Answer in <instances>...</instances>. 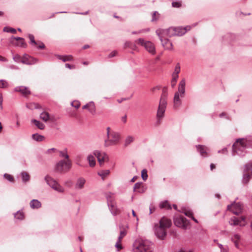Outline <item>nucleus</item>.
<instances>
[{
	"label": "nucleus",
	"instance_id": "61",
	"mask_svg": "<svg viewBox=\"0 0 252 252\" xmlns=\"http://www.w3.org/2000/svg\"><path fill=\"white\" fill-rule=\"evenodd\" d=\"M176 82H177V81L176 80H171V86L172 88H174V87L176 86Z\"/></svg>",
	"mask_w": 252,
	"mask_h": 252
},
{
	"label": "nucleus",
	"instance_id": "13",
	"mask_svg": "<svg viewBox=\"0 0 252 252\" xmlns=\"http://www.w3.org/2000/svg\"><path fill=\"white\" fill-rule=\"evenodd\" d=\"M157 34H162L166 37H172L176 36L177 34L174 32L173 27H170L166 29H158L156 32Z\"/></svg>",
	"mask_w": 252,
	"mask_h": 252
},
{
	"label": "nucleus",
	"instance_id": "43",
	"mask_svg": "<svg viewBox=\"0 0 252 252\" xmlns=\"http://www.w3.org/2000/svg\"><path fill=\"white\" fill-rule=\"evenodd\" d=\"M3 176L4 178L7 180L8 181L10 182H14V179L11 175L5 173L4 174Z\"/></svg>",
	"mask_w": 252,
	"mask_h": 252
},
{
	"label": "nucleus",
	"instance_id": "22",
	"mask_svg": "<svg viewBox=\"0 0 252 252\" xmlns=\"http://www.w3.org/2000/svg\"><path fill=\"white\" fill-rule=\"evenodd\" d=\"M145 189L144 188L142 183H136L133 187V191L139 193H143Z\"/></svg>",
	"mask_w": 252,
	"mask_h": 252
},
{
	"label": "nucleus",
	"instance_id": "44",
	"mask_svg": "<svg viewBox=\"0 0 252 252\" xmlns=\"http://www.w3.org/2000/svg\"><path fill=\"white\" fill-rule=\"evenodd\" d=\"M180 72V66L179 63H177L175 67L174 71L173 74L175 75H178Z\"/></svg>",
	"mask_w": 252,
	"mask_h": 252
},
{
	"label": "nucleus",
	"instance_id": "17",
	"mask_svg": "<svg viewBox=\"0 0 252 252\" xmlns=\"http://www.w3.org/2000/svg\"><path fill=\"white\" fill-rule=\"evenodd\" d=\"M37 62L38 60L36 59L32 58L31 57H27V55H25L23 57V59L21 61V62L22 63L28 65L35 64L37 63Z\"/></svg>",
	"mask_w": 252,
	"mask_h": 252
},
{
	"label": "nucleus",
	"instance_id": "39",
	"mask_svg": "<svg viewBox=\"0 0 252 252\" xmlns=\"http://www.w3.org/2000/svg\"><path fill=\"white\" fill-rule=\"evenodd\" d=\"M3 31L4 32H11L13 33H15L16 32V31L15 29L7 27H4L3 29Z\"/></svg>",
	"mask_w": 252,
	"mask_h": 252
},
{
	"label": "nucleus",
	"instance_id": "1",
	"mask_svg": "<svg viewBox=\"0 0 252 252\" xmlns=\"http://www.w3.org/2000/svg\"><path fill=\"white\" fill-rule=\"evenodd\" d=\"M172 224L171 220L165 217H162L158 224L155 225V233L159 239L163 240L167 235V230Z\"/></svg>",
	"mask_w": 252,
	"mask_h": 252
},
{
	"label": "nucleus",
	"instance_id": "31",
	"mask_svg": "<svg viewBox=\"0 0 252 252\" xmlns=\"http://www.w3.org/2000/svg\"><path fill=\"white\" fill-rule=\"evenodd\" d=\"M87 159L91 167H94L95 165V160L94 156L90 155L87 157Z\"/></svg>",
	"mask_w": 252,
	"mask_h": 252
},
{
	"label": "nucleus",
	"instance_id": "53",
	"mask_svg": "<svg viewBox=\"0 0 252 252\" xmlns=\"http://www.w3.org/2000/svg\"><path fill=\"white\" fill-rule=\"evenodd\" d=\"M2 102H3L2 96V94H0V110H2L3 109Z\"/></svg>",
	"mask_w": 252,
	"mask_h": 252
},
{
	"label": "nucleus",
	"instance_id": "51",
	"mask_svg": "<svg viewBox=\"0 0 252 252\" xmlns=\"http://www.w3.org/2000/svg\"><path fill=\"white\" fill-rule=\"evenodd\" d=\"M172 4L174 7H180L181 6V3L180 2H173Z\"/></svg>",
	"mask_w": 252,
	"mask_h": 252
},
{
	"label": "nucleus",
	"instance_id": "30",
	"mask_svg": "<svg viewBox=\"0 0 252 252\" xmlns=\"http://www.w3.org/2000/svg\"><path fill=\"white\" fill-rule=\"evenodd\" d=\"M32 122L41 130L44 129L45 128V125L39 121L33 119L32 120Z\"/></svg>",
	"mask_w": 252,
	"mask_h": 252
},
{
	"label": "nucleus",
	"instance_id": "41",
	"mask_svg": "<svg viewBox=\"0 0 252 252\" xmlns=\"http://www.w3.org/2000/svg\"><path fill=\"white\" fill-rule=\"evenodd\" d=\"M141 178L144 181H146L148 178L147 171L146 169H143L141 171Z\"/></svg>",
	"mask_w": 252,
	"mask_h": 252
},
{
	"label": "nucleus",
	"instance_id": "28",
	"mask_svg": "<svg viewBox=\"0 0 252 252\" xmlns=\"http://www.w3.org/2000/svg\"><path fill=\"white\" fill-rule=\"evenodd\" d=\"M88 111L90 113L93 115L95 114L96 112V108L94 103L93 101H91L89 102V106L88 108Z\"/></svg>",
	"mask_w": 252,
	"mask_h": 252
},
{
	"label": "nucleus",
	"instance_id": "27",
	"mask_svg": "<svg viewBox=\"0 0 252 252\" xmlns=\"http://www.w3.org/2000/svg\"><path fill=\"white\" fill-rule=\"evenodd\" d=\"M32 138L33 140L37 142H41L45 140V137L43 135L39 134L38 133H34L32 134Z\"/></svg>",
	"mask_w": 252,
	"mask_h": 252
},
{
	"label": "nucleus",
	"instance_id": "57",
	"mask_svg": "<svg viewBox=\"0 0 252 252\" xmlns=\"http://www.w3.org/2000/svg\"><path fill=\"white\" fill-rule=\"evenodd\" d=\"M106 130H107V133H106L107 136H108V135L111 134L112 132H114V131H111L110 130V127H107L106 128Z\"/></svg>",
	"mask_w": 252,
	"mask_h": 252
},
{
	"label": "nucleus",
	"instance_id": "40",
	"mask_svg": "<svg viewBox=\"0 0 252 252\" xmlns=\"http://www.w3.org/2000/svg\"><path fill=\"white\" fill-rule=\"evenodd\" d=\"M124 46H125V48H130L132 49L133 50L135 49L136 48V47L135 45L132 46V44H131V42L128 41H126L125 42Z\"/></svg>",
	"mask_w": 252,
	"mask_h": 252
},
{
	"label": "nucleus",
	"instance_id": "12",
	"mask_svg": "<svg viewBox=\"0 0 252 252\" xmlns=\"http://www.w3.org/2000/svg\"><path fill=\"white\" fill-rule=\"evenodd\" d=\"M158 36L162 46L164 48V49L169 50H173V46L171 42V41L167 38H166V36L163 35L162 34H157Z\"/></svg>",
	"mask_w": 252,
	"mask_h": 252
},
{
	"label": "nucleus",
	"instance_id": "25",
	"mask_svg": "<svg viewBox=\"0 0 252 252\" xmlns=\"http://www.w3.org/2000/svg\"><path fill=\"white\" fill-rule=\"evenodd\" d=\"M55 56L57 59L62 60L63 62L71 61L73 60V57L71 55H66L63 56L60 55H55Z\"/></svg>",
	"mask_w": 252,
	"mask_h": 252
},
{
	"label": "nucleus",
	"instance_id": "38",
	"mask_svg": "<svg viewBox=\"0 0 252 252\" xmlns=\"http://www.w3.org/2000/svg\"><path fill=\"white\" fill-rule=\"evenodd\" d=\"M8 86V82L5 80H0V88H6Z\"/></svg>",
	"mask_w": 252,
	"mask_h": 252
},
{
	"label": "nucleus",
	"instance_id": "16",
	"mask_svg": "<svg viewBox=\"0 0 252 252\" xmlns=\"http://www.w3.org/2000/svg\"><path fill=\"white\" fill-rule=\"evenodd\" d=\"M245 220V218L244 217H242L240 219L233 217L230 219L229 223L231 225H239L240 226H244L245 225V223H242V221H244Z\"/></svg>",
	"mask_w": 252,
	"mask_h": 252
},
{
	"label": "nucleus",
	"instance_id": "34",
	"mask_svg": "<svg viewBox=\"0 0 252 252\" xmlns=\"http://www.w3.org/2000/svg\"><path fill=\"white\" fill-rule=\"evenodd\" d=\"M21 175L23 182H27L29 181L30 175L27 172H22Z\"/></svg>",
	"mask_w": 252,
	"mask_h": 252
},
{
	"label": "nucleus",
	"instance_id": "6",
	"mask_svg": "<svg viewBox=\"0 0 252 252\" xmlns=\"http://www.w3.org/2000/svg\"><path fill=\"white\" fill-rule=\"evenodd\" d=\"M167 101L164 96H161L157 114V123L159 124L161 120L163 118L166 110Z\"/></svg>",
	"mask_w": 252,
	"mask_h": 252
},
{
	"label": "nucleus",
	"instance_id": "63",
	"mask_svg": "<svg viewBox=\"0 0 252 252\" xmlns=\"http://www.w3.org/2000/svg\"><path fill=\"white\" fill-rule=\"evenodd\" d=\"M178 77H179L178 75H175V74H172V80L177 81Z\"/></svg>",
	"mask_w": 252,
	"mask_h": 252
},
{
	"label": "nucleus",
	"instance_id": "20",
	"mask_svg": "<svg viewBox=\"0 0 252 252\" xmlns=\"http://www.w3.org/2000/svg\"><path fill=\"white\" fill-rule=\"evenodd\" d=\"M94 155L97 158L99 163L101 164L104 162V158L106 157L108 158V155L105 153H101L99 151L95 150L94 152Z\"/></svg>",
	"mask_w": 252,
	"mask_h": 252
},
{
	"label": "nucleus",
	"instance_id": "15",
	"mask_svg": "<svg viewBox=\"0 0 252 252\" xmlns=\"http://www.w3.org/2000/svg\"><path fill=\"white\" fill-rule=\"evenodd\" d=\"M191 28L190 26H187L185 28L182 27H173L174 32L177 34L176 36H182L185 34L187 31H189Z\"/></svg>",
	"mask_w": 252,
	"mask_h": 252
},
{
	"label": "nucleus",
	"instance_id": "36",
	"mask_svg": "<svg viewBox=\"0 0 252 252\" xmlns=\"http://www.w3.org/2000/svg\"><path fill=\"white\" fill-rule=\"evenodd\" d=\"M133 140H134L133 137H132L131 136H127L125 140V146H128L129 144H130L131 143H132L133 141Z\"/></svg>",
	"mask_w": 252,
	"mask_h": 252
},
{
	"label": "nucleus",
	"instance_id": "9",
	"mask_svg": "<svg viewBox=\"0 0 252 252\" xmlns=\"http://www.w3.org/2000/svg\"><path fill=\"white\" fill-rule=\"evenodd\" d=\"M252 175V161L250 162L245 165L243 176L242 178V183L247 184Z\"/></svg>",
	"mask_w": 252,
	"mask_h": 252
},
{
	"label": "nucleus",
	"instance_id": "48",
	"mask_svg": "<svg viewBox=\"0 0 252 252\" xmlns=\"http://www.w3.org/2000/svg\"><path fill=\"white\" fill-rule=\"evenodd\" d=\"M149 31V30L148 29H143V30H139L137 32H132V34H140L142 32H148Z\"/></svg>",
	"mask_w": 252,
	"mask_h": 252
},
{
	"label": "nucleus",
	"instance_id": "58",
	"mask_svg": "<svg viewBox=\"0 0 252 252\" xmlns=\"http://www.w3.org/2000/svg\"><path fill=\"white\" fill-rule=\"evenodd\" d=\"M157 13V12H156V11L154 12L153 13V15H152L153 17H152V22L157 21V19L156 18V15Z\"/></svg>",
	"mask_w": 252,
	"mask_h": 252
},
{
	"label": "nucleus",
	"instance_id": "56",
	"mask_svg": "<svg viewBox=\"0 0 252 252\" xmlns=\"http://www.w3.org/2000/svg\"><path fill=\"white\" fill-rule=\"evenodd\" d=\"M65 66L66 67H67V68H69L70 69H74L75 68V65H70V64H69L68 63H66L65 64Z\"/></svg>",
	"mask_w": 252,
	"mask_h": 252
},
{
	"label": "nucleus",
	"instance_id": "62",
	"mask_svg": "<svg viewBox=\"0 0 252 252\" xmlns=\"http://www.w3.org/2000/svg\"><path fill=\"white\" fill-rule=\"evenodd\" d=\"M38 49H42L45 48V45L43 43L41 42L39 45L38 46Z\"/></svg>",
	"mask_w": 252,
	"mask_h": 252
},
{
	"label": "nucleus",
	"instance_id": "35",
	"mask_svg": "<svg viewBox=\"0 0 252 252\" xmlns=\"http://www.w3.org/2000/svg\"><path fill=\"white\" fill-rule=\"evenodd\" d=\"M60 156L62 158H65L66 160L69 159V156L67 154V150L65 149L64 151H59Z\"/></svg>",
	"mask_w": 252,
	"mask_h": 252
},
{
	"label": "nucleus",
	"instance_id": "47",
	"mask_svg": "<svg viewBox=\"0 0 252 252\" xmlns=\"http://www.w3.org/2000/svg\"><path fill=\"white\" fill-rule=\"evenodd\" d=\"M17 45L24 48L26 47L27 44L25 42L24 39H23L22 40L20 41V42L17 44Z\"/></svg>",
	"mask_w": 252,
	"mask_h": 252
},
{
	"label": "nucleus",
	"instance_id": "37",
	"mask_svg": "<svg viewBox=\"0 0 252 252\" xmlns=\"http://www.w3.org/2000/svg\"><path fill=\"white\" fill-rule=\"evenodd\" d=\"M110 173V171L109 170H103L98 173V174L101 177V178L104 179L105 177H106Z\"/></svg>",
	"mask_w": 252,
	"mask_h": 252
},
{
	"label": "nucleus",
	"instance_id": "29",
	"mask_svg": "<svg viewBox=\"0 0 252 252\" xmlns=\"http://www.w3.org/2000/svg\"><path fill=\"white\" fill-rule=\"evenodd\" d=\"M40 118L43 121L46 122L50 119V115L48 112L43 111L40 114Z\"/></svg>",
	"mask_w": 252,
	"mask_h": 252
},
{
	"label": "nucleus",
	"instance_id": "60",
	"mask_svg": "<svg viewBox=\"0 0 252 252\" xmlns=\"http://www.w3.org/2000/svg\"><path fill=\"white\" fill-rule=\"evenodd\" d=\"M33 104L35 109H41V106L38 103H34Z\"/></svg>",
	"mask_w": 252,
	"mask_h": 252
},
{
	"label": "nucleus",
	"instance_id": "45",
	"mask_svg": "<svg viewBox=\"0 0 252 252\" xmlns=\"http://www.w3.org/2000/svg\"><path fill=\"white\" fill-rule=\"evenodd\" d=\"M71 105L76 109H78L80 106V103L78 101H74L71 103Z\"/></svg>",
	"mask_w": 252,
	"mask_h": 252
},
{
	"label": "nucleus",
	"instance_id": "46",
	"mask_svg": "<svg viewBox=\"0 0 252 252\" xmlns=\"http://www.w3.org/2000/svg\"><path fill=\"white\" fill-rule=\"evenodd\" d=\"M29 38L31 41V43L33 44L34 45H36L37 43L34 40V36L32 34L29 35Z\"/></svg>",
	"mask_w": 252,
	"mask_h": 252
},
{
	"label": "nucleus",
	"instance_id": "21",
	"mask_svg": "<svg viewBox=\"0 0 252 252\" xmlns=\"http://www.w3.org/2000/svg\"><path fill=\"white\" fill-rule=\"evenodd\" d=\"M108 205L111 213L115 216L118 214V210L117 208V206L114 202L109 201L108 202Z\"/></svg>",
	"mask_w": 252,
	"mask_h": 252
},
{
	"label": "nucleus",
	"instance_id": "32",
	"mask_svg": "<svg viewBox=\"0 0 252 252\" xmlns=\"http://www.w3.org/2000/svg\"><path fill=\"white\" fill-rule=\"evenodd\" d=\"M14 217L16 219L23 220L24 219V213L22 211H18L14 214Z\"/></svg>",
	"mask_w": 252,
	"mask_h": 252
},
{
	"label": "nucleus",
	"instance_id": "14",
	"mask_svg": "<svg viewBox=\"0 0 252 252\" xmlns=\"http://www.w3.org/2000/svg\"><path fill=\"white\" fill-rule=\"evenodd\" d=\"M186 221V219L183 216H177L174 219L175 225L184 229H186L187 227Z\"/></svg>",
	"mask_w": 252,
	"mask_h": 252
},
{
	"label": "nucleus",
	"instance_id": "3",
	"mask_svg": "<svg viewBox=\"0 0 252 252\" xmlns=\"http://www.w3.org/2000/svg\"><path fill=\"white\" fill-rule=\"evenodd\" d=\"M186 80L183 79L179 83L178 92H176L173 99L174 107L179 108L182 104L181 98H183L185 93Z\"/></svg>",
	"mask_w": 252,
	"mask_h": 252
},
{
	"label": "nucleus",
	"instance_id": "24",
	"mask_svg": "<svg viewBox=\"0 0 252 252\" xmlns=\"http://www.w3.org/2000/svg\"><path fill=\"white\" fill-rule=\"evenodd\" d=\"M30 205V207L32 209H38L41 206L40 202L36 199H33L31 200Z\"/></svg>",
	"mask_w": 252,
	"mask_h": 252
},
{
	"label": "nucleus",
	"instance_id": "59",
	"mask_svg": "<svg viewBox=\"0 0 252 252\" xmlns=\"http://www.w3.org/2000/svg\"><path fill=\"white\" fill-rule=\"evenodd\" d=\"M13 59L15 62H18L20 59V57L19 55H16L13 57Z\"/></svg>",
	"mask_w": 252,
	"mask_h": 252
},
{
	"label": "nucleus",
	"instance_id": "55",
	"mask_svg": "<svg viewBox=\"0 0 252 252\" xmlns=\"http://www.w3.org/2000/svg\"><path fill=\"white\" fill-rule=\"evenodd\" d=\"M218 153H222V154H226L227 153V149L226 148H224L222 149L221 150L218 151Z\"/></svg>",
	"mask_w": 252,
	"mask_h": 252
},
{
	"label": "nucleus",
	"instance_id": "10",
	"mask_svg": "<svg viewBox=\"0 0 252 252\" xmlns=\"http://www.w3.org/2000/svg\"><path fill=\"white\" fill-rule=\"evenodd\" d=\"M45 180L47 184L54 190L59 192H63V188L58 182L50 176L47 175L45 177Z\"/></svg>",
	"mask_w": 252,
	"mask_h": 252
},
{
	"label": "nucleus",
	"instance_id": "54",
	"mask_svg": "<svg viewBox=\"0 0 252 252\" xmlns=\"http://www.w3.org/2000/svg\"><path fill=\"white\" fill-rule=\"evenodd\" d=\"M117 53V52L116 51H114L112 52L108 55V58H113V57H115Z\"/></svg>",
	"mask_w": 252,
	"mask_h": 252
},
{
	"label": "nucleus",
	"instance_id": "7",
	"mask_svg": "<svg viewBox=\"0 0 252 252\" xmlns=\"http://www.w3.org/2000/svg\"><path fill=\"white\" fill-rule=\"evenodd\" d=\"M71 165L70 159L61 160L56 164L55 169L57 172L60 173H66L70 170Z\"/></svg>",
	"mask_w": 252,
	"mask_h": 252
},
{
	"label": "nucleus",
	"instance_id": "5",
	"mask_svg": "<svg viewBox=\"0 0 252 252\" xmlns=\"http://www.w3.org/2000/svg\"><path fill=\"white\" fill-rule=\"evenodd\" d=\"M121 140L120 134L116 131L112 132L111 134L107 136L104 140V146L108 147L117 145Z\"/></svg>",
	"mask_w": 252,
	"mask_h": 252
},
{
	"label": "nucleus",
	"instance_id": "52",
	"mask_svg": "<svg viewBox=\"0 0 252 252\" xmlns=\"http://www.w3.org/2000/svg\"><path fill=\"white\" fill-rule=\"evenodd\" d=\"M184 214L186 216L191 218L193 216L192 213L190 211H185Z\"/></svg>",
	"mask_w": 252,
	"mask_h": 252
},
{
	"label": "nucleus",
	"instance_id": "50",
	"mask_svg": "<svg viewBox=\"0 0 252 252\" xmlns=\"http://www.w3.org/2000/svg\"><path fill=\"white\" fill-rule=\"evenodd\" d=\"M121 242H119V241H117L115 244V247L119 250H121L123 248V247L122 245L121 244Z\"/></svg>",
	"mask_w": 252,
	"mask_h": 252
},
{
	"label": "nucleus",
	"instance_id": "19",
	"mask_svg": "<svg viewBox=\"0 0 252 252\" xmlns=\"http://www.w3.org/2000/svg\"><path fill=\"white\" fill-rule=\"evenodd\" d=\"M15 92H20L24 96H27L31 94V91L28 88L25 86H18L14 89Z\"/></svg>",
	"mask_w": 252,
	"mask_h": 252
},
{
	"label": "nucleus",
	"instance_id": "11",
	"mask_svg": "<svg viewBox=\"0 0 252 252\" xmlns=\"http://www.w3.org/2000/svg\"><path fill=\"white\" fill-rule=\"evenodd\" d=\"M227 210L238 215L242 212L243 206L240 202L236 203L234 201L233 203L227 206Z\"/></svg>",
	"mask_w": 252,
	"mask_h": 252
},
{
	"label": "nucleus",
	"instance_id": "26",
	"mask_svg": "<svg viewBox=\"0 0 252 252\" xmlns=\"http://www.w3.org/2000/svg\"><path fill=\"white\" fill-rule=\"evenodd\" d=\"M241 240V236L238 234H235L231 237V241L234 243L236 248H239V242Z\"/></svg>",
	"mask_w": 252,
	"mask_h": 252
},
{
	"label": "nucleus",
	"instance_id": "49",
	"mask_svg": "<svg viewBox=\"0 0 252 252\" xmlns=\"http://www.w3.org/2000/svg\"><path fill=\"white\" fill-rule=\"evenodd\" d=\"M58 150L56 148H52L48 149L46 152V154H50L52 153V152H56Z\"/></svg>",
	"mask_w": 252,
	"mask_h": 252
},
{
	"label": "nucleus",
	"instance_id": "18",
	"mask_svg": "<svg viewBox=\"0 0 252 252\" xmlns=\"http://www.w3.org/2000/svg\"><path fill=\"white\" fill-rule=\"evenodd\" d=\"M196 147L197 151L202 157H206L208 156L209 149L207 147L203 145H198L196 146Z\"/></svg>",
	"mask_w": 252,
	"mask_h": 252
},
{
	"label": "nucleus",
	"instance_id": "33",
	"mask_svg": "<svg viewBox=\"0 0 252 252\" xmlns=\"http://www.w3.org/2000/svg\"><path fill=\"white\" fill-rule=\"evenodd\" d=\"M159 207L161 208H166L167 209H171V206L167 201L161 202L159 204Z\"/></svg>",
	"mask_w": 252,
	"mask_h": 252
},
{
	"label": "nucleus",
	"instance_id": "42",
	"mask_svg": "<svg viewBox=\"0 0 252 252\" xmlns=\"http://www.w3.org/2000/svg\"><path fill=\"white\" fill-rule=\"evenodd\" d=\"M126 231L125 230H122L120 232L119 236L118 237V241L121 242L122 239L126 235Z\"/></svg>",
	"mask_w": 252,
	"mask_h": 252
},
{
	"label": "nucleus",
	"instance_id": "23",
	"mask_svg": "<svg viewBox=\"0 0 252 252\" xmlns=\"http://www.w3.org/2000/svg\"><path fill=\"white\" fill-rule=\"evenodd\" d=\"M86 180L83 178H79L76 183L75 188L77 189H81L84 188Z\"/></svg>",
	"mask_w": 252,
	"mask_h": 252
},
{
	"label": "nucleus",
	"instance_id": "8",
	"mask_svg": "<svg viewBox=\"0 0 252 252\" xmlns=\"http://www.w3.org/2000/svg\"><path fill=\"white\" fill-rule=\"evenodd\" d=\"M135 42L142 46L144 47L145 49L151 54L154 55L156 53V49L154 45L151 42L145 41L144 39L140 38Z\"/></svg>",
	"mask_w": 252,
	"mask_h": 252
},
{
	"label": "nucleus",
	"instance_id": "64",
	"mask_svg": "<svg viewBox=\"0 0 252 252\" xmlns=\"http://www.w3.org/2000/svg\"><path fill=\"white\" fill-rule=\"evenodd\" d=\"M159 87H158V86H156V87H153L151 89V91L152 92H155L156 90H159Z\"/></svg>",
	"mask_w": 252,
	"mask_h": 252
},
{
	"label": "nucleus",
	"instance_id": "4",
	"mask_svg": "<svg viewBox=\"0 0 252 252\" xmlns=\"http://www.w3.org/2000/svg\"><path fill=\"white\" fill-rule=\"evenodd\" d=\"M246 143L244 139H238L232 146V154L233 156L238 155L240 156L245 155Z\"/></svg>",
	"mask_w": 252,
	"mask_h": 252
},
{
	"label": "nucleus",
	"instance_id": "2",
	"mask_svg": "<svg viewBox=\"0 0 252 252\" xmlns=\"http://www.w3.org/2000/svg\"><path fill=\"white\" fill-rule=\"evenodd\" d=\"M153 244L147 241L137 239L133 245L132 252H153Z\"/></svg>",
	"mask_w": 252,
	"mask_h": 252
}]
</instances>
